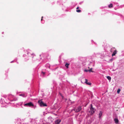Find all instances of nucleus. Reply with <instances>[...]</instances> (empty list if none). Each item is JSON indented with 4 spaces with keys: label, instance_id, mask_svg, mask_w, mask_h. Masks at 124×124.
I'll return each instance as SVG.
<instances>
[{
    "label": "nucleus",
    "instance_id": "f257e3e1",
    "mask_svg": "<svg viewBox=\"0 0 124 124\" xmlns=\"http://www.w3.org/2000/svg\"><path fill=\"white\" fill-rule=\"evenodd\" d=\"M24 106L26 107H29L32 108H35L36 107V106H34L33 104L31 102H30L29 103L25 104H24Z\"/></svg>",
    "mask_w": 124,
    "mask_h": 124
},
{
    "label": "nucleus",
    "instance_id": "f03ea898",
    "mask_svg": "<svg viewBox=\"0 0 124 124\" xmlns=\"http://www.w3.org/2000/svg\"><path fill=\"white\" fill-rule=\"evenodd\" d=\"M90 105L91 107L90 108V110L89 111V112L90 114L92 115L94 113L95 111V110L94 108H93L92 104H91Z\"/></svg>",
    "mask_w": 124,
    "mask_h": 124
},
{
    "label": "nucleus",
    "instance_id": "7ed1b4c3",
    "mask_svg": "<svg viewBox=\"0 0 124 124\" xmlns=\"http://www.w3.org/2000/svg\"><path fill=\"white\" fill-rule=\"evenodd\" d=\"M38 103L39 104L40 106L41 107L47 106V105L45 103H44L41 100H39L38 101Z\"/></svg>",
    "mask_w": 124,
    "mask_h": 124
},
{
    "label": "nucleus",
    "instance_id": "20e7f679",
    "mask_svg": "<svg viewBox=\"0 0 124 124\" xmlns=\"http://www.w3.org/2000/svg\"><path fill=\"white\" fill-rule=\"evenodd\" d=\"M81 109V107H78L77 108L74 109V111L76 112H77L80 111Z\"/></svg>",
    "mask_w": 124,
    "mask_h": 124
},
{
    "label": "nucleus",
    "instance_id": "39448f33",
    "mask_svg": "<svg viewBox=\"0 0 124 124\" xmlns=\"http://www.w3.org/2000/svg\"><path fill=\"white\" fill-rule=\"evenodd\" d=\"M85 83H86V84L88 85H90L91 84L89 82H87L88 80L86 79H85Z\"/></svg>",
    "mask_w": 124,
    "mask_h": 124
},
{
    "label": "nucleus",
    "instance_id": "423d86ee",
    "mask_svg": "<svg viewBox=\"0 0 124 124\" xmlns=\"http://www.w3.org/2000/svg\"><path fill=\"white\" fill-rule=\"evenodd\" d=\"M102 112L101 111H100V113L99 114V117L100 118L102 116Z\"/></svg>",
    "mask_w": 124,
    "mask_h": 124
},
{
    "label": "nucleus",
    "instance_id": "0eeeda50",
    "mask_svg": "<svg viewBox=\"0 0 124 124\" xmlns=\"http://www.w3.org/2000/svg\"><path fill=\"white\" fill-rule=\"evenodd\" d=\"M60 122L61 120L60 119L57 120L56 121L55 123L56 124H58L60 123Z\"/></svg>",
    "mask_w": 124,
    "mask_h": 124
},
{
    "label": "nucleus",
    "instance_id": "6e6552de",
    "mask_svg": "<svg viewBox=\"0 0 124 124\" xmlns=\"http://www.w3.org/2000/svg\"><path fill=\"white\" fill-rule=\"evenodd\" d=\"M115 123L116 124L118 122V120L117 118H115L114 119Z\"/></svg>",
    "mask_w": 124,
    "mask_h": 124
},
{
    "label": "nucleus",
    "instance_id": "1a4fd4ad",
    "mask_svg": "<svg viewBox=\"0 0 124 124\" xmlns=\"http://www.w3.org/2000/svg\"><path fill=\"white\" fill-rule=\"evenodd\" d=\"M116 50L114 51L113 52L112 54V56H113L114 55H115L116 54Z\"/></svg>",
    "mask_w": 124,
    "mask_h": 124
},
{
    "label": "nucleus",
    "instance_id": "9d476101",
    "mask_svg": "<svg viewBox=\"0 0 124 124\" xmlns=\"http://www.w3.org/2000/svg\"><path fill=\"white\" fill-rule=\"evenodd\" d=\"M19 95L23 96V97H26V96H25L24 94H19Z\"/></svg>",
    "mask_w": 124,
    "mask_h": 124
},
{
    "label": "nucleus",
    "instance_id": "9b49d317",
    "mask_svg": "<svg viewBox=\"0 0 124 124\" xmlns=\"http://www.w3.org/2000/svg\"><path fill=\"white\" fill-rule=\"evenodd\" d=\"M69 64L68 63H66L65 66L67 68H68L69 67Z\"/></svg>",
    "mask_w": 124,
    "mask_h": 124
},
{
    "label": "nucleus",
    "instance_id": "f8f14e48",
    "mask_svg": "<svg viewBox=\"0 0 124 124\" xmlns=\"http://www.w3.org/2000/svg\"><path fill=\"white\" fill-rule=\"evenodd\" d=\"M113 7L112 4L111 3L109 5H108V7L109 8H111Z\"/></svg>",
    "mask_w": 124,
    "mask_h": 124
},
{
    "label": "nucleus",
    "instance_id": "ddd939ff",
    "mask_svg": "<svg viewBox=\"0 0 124 124\" xmlns=\"http://www.w3.org/2000/svg\"><path fill=\"white\" fill-rule=\"evenodd\" d=\"M107 78L110 81L111 80V78L109 76H108L107 77Z\"/></svg>",
    "mask_w": 124,
    "mask_h": 124
},
{
    "label": "nucleus",
    "instance_id": "4468645a",
    "mask_svg": "<svg viewBox=\"0 0 124 124\" xmlns=\"http://www.w3.org/2000/svg\"><path fill=\"white\" fill-rule=\"evenodd\" d=\"M91 122H92L90 120H89L87 121V123L89 124H90Z\"/></svg>",
    "mask_w": 124,
    "mask_h": 124
},
{
    "label": "nucleus",
    "instance_id": "2eb2a0df",
    "mask_svg": "<svg viewBox=\"0 0 124 124\" xmlns=\"http://www.w3.org/2000/svg\"><path fill=\"white\" fill-rule=\"evenodd\" d=\"M120 91V89H118L117 91V93H119Z\"/></svg>",
    "mask_w": 124,
    "mask_h": 124
},
{
    "label": "nucleus",
    "instance_id": "dca6fc26",
    "mask_svg": "<svg viewBox=\"0 0 124 124\" xmlns=\"http://www.w3.org/2000/svg\"><path fill=\"white\" fill-rule=\"evenodd\" d=\"M76 11L78 12H80L81 11V10H77Z\"/></svg>",
    "mask_w": 124,
    "mask_h": 124
},
{
    "label": "nucleus",
    "instance_id": "f3484780",
    "mask_svg": "<svg viewBox=\"0 0 124 124\" xmlns=\"http://www.w3.org/2000/svg\"><path fill=\"white\" fill-rule=\"evenodd\" d=\"M92 68H91L90 70H89V72H92Z\"/></svg>",
    "mask_w": 124,
    "mask_h": 124
},
{
    "label": "nucleus",
    "instance_id": "a211bd4d",
    "mask_svg": "<svg viewBox=\"0 0 124 124\" xmlns=\"http://www.w3.org/2000/svg\"><path fill=\"white\" fill-rule=\"evenodd\" d=\"M84 71H85L86 72H88V71H89V70H84Z\"/></svg>",
    "mask_w": 124,
    "mask_h": 124
},
{
    "label": "nucleus",
    "instance_id": "6ab92c4d",
    "mask_svg": "<svg viewBox=\"0 0 124 124\" xmlns=\"http://www.w3.org/2000/svg\"><path fill=\"white\" fill-rule=\"evenodd\" d=\"M47 65H48V68H50V65H49V64H47Z\"/></svg>",
    "mask_w": 124,
    "mask_h": 124
},
{
    "label": "nucleus",
    "instance_id": "aec40b11",
    "mask_svg": "<svg viewBox=\"0 0 124 124\" xmlns=\"http://www.w3.org/2000/svg\"><path fill=\"white\" fill-rule=\"evenodd\" d=\"M42 74H43V75H44L45 74V72H42Z\"/></svg>",
    "mask_w": 124,
    "mask_h": 124
},
{
    "label": "nucleus",
    "instance_id": "412c9836",
    "mask_svg": "<svg viewBox=\"0 0 124 124\" xmlns=\"http://www.w3.org/2000/svg\"><path fill=\"white\" fill-rule=\"evenodd\" d=\"M113 60V59H111L110 60V61H112Z\"/></svg>",
    "mask_w": 124,
    "mask_h": 124
},
{
    "label": "nucleus",
    "instance_id": "4be33fe9",
    "mask_svg": "<svg viewBox=\"0 0 124 124\" xmlns=\"http://www.w3.org/2000/svg\"><path fill=\"white\" fill-rule=\"evenodd\" d=\"M43 17V16L42 17L41 19V21L42 20Z\"/></svg>",
    "mask_w": 124,
    "mask_h": 124
},
{
    "label": "nucleus",
    "instance_id": "5701e85b",
    "mask_svg": "<svg viewBox=\"0 0 124 124\" xmlns=\"http://www.w3.org/2000/svg\"><path fill=\"white\" fill-rule=\"evenodd\" d=\"M112 48H111V49H110V52H112Z\"/></svg>",
    "mask_w": 124,
    "mask_h": 124
},
{
    "label": "nucleus",
    "instance_id": "b1692460",
    "mask_svg": "<svg viewBox=\"0 0 124 124\" xmlns=\"http://www.w3.org/2000/svg\"><path fill=\"white\" fill-rule=\"evenodd\" d=\"M62 99H63V98H64V97H63V96H62Z\"/></svg>",
    "mask_w": 124,
    "mask_h": 124
},
{
    "label": "nucleus",
    "instance_id": "393cba45",
    "mask_svg": "<svg viewBox=\"0 0 124 124\" xmlns=\"http://www.w3.org/2000/svg\"><path fill=\"white\" fill-rule=\"evenodd\" d=\"M78 8H79V7H77V8L76 9H78Z\"/></svg>",
    "mask_w": 124,
    "mask_h": 124
},
{
    "label": "nucleus",
    "instance_id": "a878e982",
    "mask_svg": "<svg viewBox=\"0 0 124 124\" xmlns=\"http://www.w3.org/2000/svg\"><path fill=\"white\" fill-rule=\"evenodd\" d=\"M30 54L31 55H33V54Z\"/></svg>",
    "mask_w": 124,
    "mask_h": 124
},
{
    "label": "nucleus",
    "instance_id": "bb28decb",
    "mask_svg": "<svg viewBox=\"0 0 124 124\" xmlns=\"http://www.w3.org/2000/svg\"><path fill=\"white\" fill-rule=\"evenodd\" d=\"M14 61H12L11 62V63H12Z\"/></svg>",
    "mask_w": 124,
    "mask_h": 124
},
{
    "label": "nucleus",
    "instance_id": "cd10ccee",
    "mask_svg": "<svg viewBox=\"0 0 124 124\" xmlns=\"http://www.w3.org/2000/svg\"><path fill=\"white\" fill-rule=\"evenodd\" d=\"M65 99L66 101L67 100V99Z\"/></svg>",
    "mask_w": 124,
    "mask_h": 124
},
{
    "label": "nucleus",
    "instance_id": "c85d7f7f",
    "mask_svg": "<svg viewBox=\"0 0 124 124\" xmlns=\"http://www.w3.org/2000/svg\"><path fill=\"white\" fill-rule=\"evenodd\" d=\"M30 54L29 53H27V54L28 55L29 54Z\"/></svg>",
    "mask_w": 124,
    "mask_h": 124
},
{
    "label": "nucleus",
    "instance_id": "c756f323",
    "mask_svg": "<svg viewBox=\"0 0 124 124\" xmlns=\"http://www.w3.org/2000/svg\"><path fill=\"white\" fill-rule=\"evenodd\" d=\"M18 120H20V119H18Z\"/></svg>",
    "mask_w": 124,
    "mask_h": 124
},
{
    "label": "nucleus",
    "instance_id": "7c9ffc66",
    "mask_svg": "<svg viewBox=\"0 0 124 124\" xmlns=\"http://www.w3.org/2000/svg\"><path fill=\"white\" fill-rule=\"evenodd\" d=\"M2 33L3 34V33H4V32H2Z\"/></svg>",
    "mask_w": 124,
    "mask_h": 124
},
{
    "label": "nucleus",
    "instance_id": "2f4dec72",
    "mask_svg": "<svg viewBox=\"0 0 124 124\" xmlns=\"http://www.w3.org/2000/svg\"><path fill=\"white\" fill-rule=\"evenodd\" d=\"M41 54H40V56H41Z\"/></svg>",
    "mask_w": 124,
    "mask_h": 124
},
{
    "label": "nucleus",
    "instance_id": "473e14b6",
    "mask_svg": "<svg viewBox=\"0 0 124 124\" xmlns=\"http://www.w3.org/2000/svg\"><path fill=\"white\" fill-rule=\"evenodd\" d=\"M43 23H44V22H42Z\"/></svg>",
    "mask_w": 124,
    "mask_h": 124
}]
</instances>
